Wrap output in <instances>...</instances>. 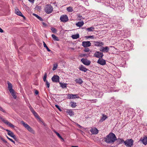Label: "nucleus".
Returning a JSON list of instances; mask_svg holds the SVG:
<instances>
[{
	"instance_id": "nucleus-1",
	"label": "nucleus",
	"mask_w": 147,
	"mask_h": 147,
	"mask_svg": "<svg viewBox=\"0 0 147 147\" xmlns=\"http://www.w3.org/2000/svg\"><path fill=\"white\" fill-rule=\"evenodd\" d=\"M104 139L105 142L107 143L113 144L116 140L117 138L114 134L111 133L106 136Z\"/></svg>"
},
{
	"instance_id": "nucleus-2",
	"label": "nucleus",
	"mask_w": 147,
	"mask_h": 147,
	"mask_svg": "<svg viewBox=\"0 0 147 147\" xmlns=\"http://www.w3.org/2000/svg\"><path fill=\"white\" fill-rule=\"evenodd\" d=\"M21 123L30 132L33 134H35V131L33 129L24 121H21Z\"/></svg>"
},
{
	"instance_id": "nucleus-3",
	"label": "nucleus",
	"mask_w": 147,
	"mask_h": 147,
	"mask_svg": "<svg viewBox=\"0 0 147 147\" xmlns=\"http://www.w3.org/2000/svg\"><path fill=\"white\" fill-rule=\"evenodd\" d=\"M134 140L132 139H128L124 141L125 145L127 147H131L133 145Z\"/></svg>"
},
{
	"instance_id": "nucleus-4",
	"label": "nucleus",
	"mask_w": 147,
	"mask_h": 147,
	"mask_svg": "<svg viewBox=\"0 0 147 147\" xmlns=\"http://www.w3.org/2000/svg\"><path fill=\"white\" fill-rule=\"evenodd\" d=\"M53 10V7L50 5H47L46 6L45 9V11L47 13H51Z\"/></svg>"
},
{
	"instance_id": "nucleus-5",
	"label": "nucleus",
	"mask_w": 147,
	"mask_h": 147,
	"mask_svg": "<svg viewBox=\"0 0 147 147\" xmlns=\"http://www.w3.org/2000/svg\"><path fill=\"white\" fill-rule=\"evenodd\" d=\"M60 20L62 22H66L68 20V17L66 15H63L61 16Z\"/></svg>"
},
{
	"instance_id": "nucleus-6",
	"label": "nucleus",
	"mask_w": 147,
	"mask_h": 147,
	"mask_svg": "<svg viewBox=\"0 0 147 147\" xmlns=\"http://www.w3.org/2000/svg\"><path fill=\"white\" fill-rule=\"evenodd\" d=\"M1 119L4 123L9 126L10 127L12 128H14L15 127V126L14 125L9 122L7 120L2 118H1Z\"/></svg>"
},
{
	"instance_id": "nucleus-7",
	"label": "nucleus",
	"mask_w": 147,
	"mask_h": 147,
	"mask_svg": "<svg viewBox=\"0 0 147 147\" xmlns=\"http://www.w3.org/2000/svg\"><path fill=\"white\" fill-rule=\"evenodd\" d=\"M1 119L4 123L9 126L10 127L12 128H14L15 127V126L14 125L9 122L7 120L2 118H1Z\"/></svg>"
},
{
	"instance_id": "nucleus-8",
	"label": "nucleus",
	"mask_w": 147,
	"mask_h": 147,
	"mask_svg": "<svg viewBox=\"0 0 147 147\" xmlns=\"http://www.w3.org/2000/svg\"><path fill=\"white\" fill-rule=\"evenodd\" d=\"M109 47L106 46L105 47H101L100 49V51L103 53H108L109 50Z\"/></svg>"
},
{
	"instance_id": "nucleus-9",
	"label": "nucleus",
	"mask_w": 147,
	"mask_h": 147,
	"mask_svg": "<svg viewBox=\"0 0 147 147\" xmlns=\"http://www.w3.org/2000/svg\"><path fill=\"white\" fill-rule=\"evenodd\" d=\"M94 56L98 58H102L103 56V54L102 53L99 51L96 52L94 54Z\"/></svg>"
},
{
	"instance_id": "nucleus-10",
	"label": "nucleus",
	"mask_w": 147,
	"mask_h": 147,
	"mask_svg": "<svg viewBox=\"0 0 147 147\" xmlns=\"http://www.w3.org/2000/svg\"><path fill=\"white\" fill-rule=\"evenodd\" d=\"M81 61L84 65L87 66L89 65L91 63V61L87 59L82 58Z\"/></svg>"
},
{
	"instance_id": "nucleus-11",
	"label": "nucleus",
	"mask_w": 147,
	"mask_h": 147,
	"mask_svg": "<svg viewBox=\"0 0 147 147\" xmlns=\"http://www.w3.org/2000/svg\"><path fill=\"white\" fill-rule=\"evenodd\" d=\"M6 130L7 132V134L9 136L13 138L15 140L16 139V137L12 132L7 129H6Z\"/></svg>"
},
{
	"instance_id": "nucleus-12",
	"label": "nucleus",
	"mask_w": 147,
	"mask_h": 147,
	"mask_svg": "<svg viewBox=\"0 0 147 147\" xmlns=\"http://www.w3.org/2000/svg\"><path fill=\"white\" fill-rule=\"evenodd\" d=\"M59 77L57 75H54L51 78V79L53 82H59Z\"/></svg>"
},
{
	"instance_id": "nucleus-13",
	"label": "nucleus",
	"mask_w": 147,
	"mask_h": 147,
	"mask_svg": "<svg viewBox=\"0 0 147 147\" xmlns=\"http://www.w3.org/2000/svg\"><path fill=\"white\" fill-rule=\"evenodd\" d=\"M67 98L69 99H74L79 98V96L77 94H68L67 95Z\"/></svg>"
},
{
	"instance_id": "nucleus-14",
	"label": "nucleus",
	"mask_w": 147,
	"mask_h": 147,
	"mask_svg": "<svg viewBox=\"0 0 147 147\" xmlns=\"http://www.w3.org/2000/svg\"><path fill=\"white\" fill-rule=\"evenodd\" d=\"M91 44L90 41H83L82 42V45L84 47H87L90 46Z\"/></svg>"
},
{
	"instance_id": "nucleus-15",
	"label": "nucleus",
	"mask_w": 147,
	"mask_h": 147,
	"mask_svg": "<svg viewBox=\"0 0 147 147\" xmlns=\"http://www.w3.org/2000/svg\"><path fill=\"white\" fill-rule=\"evenodd\" d=\"M97 63L102 65H105L106 63V61L103 59H99L97 61Z\"/></svg>"
},
{
	"instance_id": "nucleus-16",
	"label": "nucleus",
	"mask_w": 147,
	"mask_h": 147,
	"mask_svg": "<svg viewBox=\"0 0 147 147\" xmlns=\"http://www.w3.org/2000/svg\"><path fill=\"white\" fill-rule=\"evenodd\" d=\"M90 131L92 134H96L98 133V131L96 128H91L90 130Z\"/></svg>"
},
{
	"instance_id": "nucleus-17",
	"label": "nucleus",
	"mask_w": 147,
	"mask_h": 147,
	"mask_svg": "<svg viewBox=\"0 0 147 147\" xmlns=\"http://www.w3.org/2000/svg\"><path fill=\"white\" fill-rule=\"evenodd\" d=\"M15 11L17 15L23 17L24 19L25 18V17L22 14L21 12L18 9H15Z\"/></svg>"
},
{
	"instance_id": "nucleus-18",
	"label": "nucleus",
	"mask_w": 147,
	"mask_h": 147,
	"mask_svg": "<svg viewBox=\"0 0 147 147\" xmlns=\"http://www.w3.org/2000/svg\"><path fill=\"white\" fill-rule=\"evenodd\" d=\"M79 69L80 71H83L84 72H86L88 70V69L83 65H81L79 67Z\"/></svg>"
},
{
	"instance_id": "nucleus-19",
	"label": "nucleus",
	"mask_w": 147,
	"mask_h": 147,
	"mask_svg": "<svg viewBox=\"0 0 147 147\" xmlns=\"http://www.w3.org/2000/svg\"><path fill=\"white\" fill-rule=\"evenodd\" d=\"M8 88L9 91L10 92L14 90L12 89V84L9 83H8Z\"/></svg>"
},
{
	"instance_id": "nucleus-20",
	"label": "nucleus",
	"mask_w": 147,
	"mask_h": 147,
	"mask_svg": "<svg viewBox=\"0 0 147 147\" xmlns=\"http://www.w3.org/2000/svg\"><path fill=\"white\" fill-rule=\"evenodd\" d=\"M94 45L95 46H97L102 47L101 46L104 45V43L102 42H95Z\"/></svg>"
},
{
	"instance_id": "nucleus-21",
	"label": "nucleus",
	"mask_w": 147,
	"mask_h": 147,
	"mask_svg": "<svg viewBox=\"0 0 147 147\" xmlns=\"http://www.w3.org/2000/svg\"><path fill=\"white\" fill-rule=\"evenodd\" d=\"M84 24V23L83 21L78 22L76 23V25L78 27H81Z\"/></svg>"
},
{
	"instance_id": "nucleus-22",
	"label": "nucleus",
	"mask_w": 147,
	"mask_h": 147,
	"mask_svg": "<svg viewBox=\"0 0 147 147\" xmlns=\"http://www.w3.org/2000/svg\"><path fill=\"white\" fill-rule=\"evenodd\" d=\"M75 81L76 82L80 84H82V83L83 82L81 78L76 79L75 80Z\"/></svg>"
},
{
	"instance_id": "nucleus-23",
	"label": "nucleus",
	"mask_w": 147,
	"mask_h": 147,
	"mask_svg": "<svg viewBox=\"0 0 147 147\" xmlns=\"http://www.w3.org/2000/svg\"><path fill=\"white\" fill-rule=\"evenodd\" d=\"M107 118V117L104 115H103L102 117H101V118L99 120V122H102L103 121H104L105 120V119Z\"/></svg>"
},
{
	"instance_id": "nucleus-24",
	"label": "nucleus",
	"mask_w": 147,
	"mask_h": 147,
	"mask_svg": "<svg viewBox=\"0 0 147 147\" xmlns=\"http://www.w3.org/2000/svg\"><path fill=\"white\" fill-rule=\"evenodd\" d=\"M94 28L93 27H90L86 28V30L88 32H92L94 30Z\"/></svg>"
},
{
	"instance_id": "nucleus-25",
	"label": "nucleus",
	"mask_w": 147,
	"mask_h": 147,
	"mask_svg": "<svg viewBox=\"0 0 147 147\" xmlns=\"http://www.w3.org/2000/svg\"><path fill=\"white\" fill-rule=\"evenodd\" d=\"M10 92L13 98L15 99H16L17 98V96L15 93L14 90L11 91V92L10 91Z\"/></svg>"
},
{
	"instance_id": "nucleus-26",
	"label": "nucleus",
	"mask_w": 147,
	"mask_h": 147,
	"mask_svg": "<svg viewBox=\"0 0 147 147\" xmlns=\"http://www.w3.org/2000/svg\"><path fill=\"white\" fill-rule=\"evenodd\" d=\"M142 141L144 145H146L147 144V137H144L142 140Z\"/></svg>"
},
{
	"instance_id": "nucleus-27",
	"label": "nucleus",
	"mask_w": 147,
	"mask_h": 147,
	"mask_svg": "<svg viewBox=\"0 0 147 147\" xmlns=\"http://www.w3.org/2000/svg\"><path fill=\"white\" fill-rule=\"evenodd\" d=\"M67 112L68 113V114L70 116H72L74 115V113L72 110H68L67 111Z\"/></svg>"
},
{
	"instance_id": "nucleus-28",
	"label": "nucleus",
	"mask_w": 147,
	"mask_h": 147,
	"mask_svg": "<svg viewBox=\"0 0 147 147\" xmlns=\"http://www.w3.org/2000/svg\"><path fill=\"white\" fill-rule=\"evenodd\" d=\"M79 35L78 34H76L75 35H73L71 36V37L74 39H76L79 38Z\"/></svg>"
},
{
	"instance_id": "nucleus-29",
	"label": "nucleus",
	"mask_w": 147,
	"mask_h": 147,
	"mask_svg": "<svg viewBox=\"0 0 147 147\" xmlns=\"http://www.w3.org/2000/svg\"><path fill=\"white\" fill-rule=\"evenodd\" d=\"M116 140L117 141V143L118 144H121V143H122V142H124V140H123L122 139H120V138H119L117 139Z\"/></svg>"
},
{
	"instance_id": "nucleus-30",
	"label": "nucleus",
	"mask_w": 147,
	"mask_h": 147,
	"mask_svg": "<svg viewBox=\"0 0 147 147\" xmlns=\"http://www.w3.org/2000/svg\"><path fill=\"white\" fill-rule=\"evenodd\" d=\"M59 84L62 87V88H66L67 87V84L65 83H62L60 82Z\"/></svg>"
},
{
	"instance_id": "nucleus-31",
	"label": "nucleus",
	"mask_w": 147,
	"mask_h": 147,
	"mask_svg": "<svg viewBox=\"0 0 147 147\" xmlns=\"http://www.w3.org/2000/svg\"><path fill=\"white\" fill-rule=\"evenodd\" d=\"M53 131L57 135V136L59 138L62 140H63V138L61 136V135L58 133L55 130H53Z\"/></svg>"
},
{
	"instance_id": "nucleus-32",
	"label": "nucleus",
	"mask_w": 147,
	"mask_h": 147,
	"mask_svg": "<svg viewBox=\"0 0 147 147\" xmlns=\"http://www.w3.org/2000/svg\"><path fill=\"white\" fill-rule=\"evenodd\" d=\"M43 45L44 47L47 50V51H48L50 52L51 51V50L48 48V47L47 46L46 44L45 43V42L43 41Z\"/></svg>"
},
{
	"instance_id": "nucleus-33",
	"label": "nucleus",
	"mask_w": 147,
	"mask_h": 147,
	"mask_svg": "<svg viewBox=\"0 0 147 147\" xmlns=\"http://www.w3.org/2000/svg\"><path fill=\"white\" fill-rule=\"evenodd\" d=\"M67 10L69 12H72L73 11V8L71 7H68L67 9Z\"/></svg>"
},
{
	"instance_id": "nucleus-34",
	"label": "nucleus",
	"mask_w": 147,
	"mask_h": 147,
	"mask_svg": "<svg viewBox=\"0 0 147 147\" xmlns=\"http://www.w3.org/2000/svg\"><path fill=\"white\" fill-rule=\"evenodd\" d=\"M33 15L36 17L39 20H40V21H42L43 19L42 18H41L39 16H38V15L35 14L33 13Z\"/></svg>"
},
{
	"instance_id": "nucleus-35",
	"label": "nucleus",
	"mask_w": 147,
	"mask_h": 147,
	"mask_svg": "<svg viewBox=\"0 0 147 147\" xmlns=\"http://www.w3.org/2000/svg\"><path fill=\"white\" fill-rule=\"evenodd\" d=\"M52 36L53 38V39L55 40L58 41L59 39L55 35L53 34L52 35Z\"/></svg>"
},
{
	"instance_id": "nucleus-36",
	"label": "nucleus",
	"mask_w": 147,
	"mask_h": 147,
	"mask_svg": "<svg viewBox=\"0 0 147 147\" xmlns=\"http://www.w3.org/2000/svg\"><path fill=\"white\" fill-rule=\"evenodd\" d=\"M70 104L71 105V106L73 108H74L77 106L76 103L71 102Z\"/></svg>"
},
{
	"instance_id": "nucleus-37",
	"label": "nucleus",
	"mask_w": 147,
	"mask_h": 147,
	"mask_svg": "<svg viewBox=\"0 0 147 147\" xmlns=\"http://www.w3.org/2000/svg\"><path fill=\"white\" fill-rule=\"evenodd\" d=\"M51 30L53 33H56L57 32V30L54 27L51 28Z\"/></svg>"
},
{
	"instance_id": "nucleus-38",
	"label": "nucleus",
	"mask_w": 147,
	"mask_h": 147,
	"mask_svg": "<svg viewBox=\"0 0 147 147\" xmlns=\"http://www.w3.org/2000/svg\"><path fill=\"white\" fill-rule=\"evenodd\" d=\"M34 116L37 118H39V117L37 113L34 111L32 113Z\"/></svg>"
},
{
	"instance_id": "nucleus-39",
	"label": "nucleus",
	"mask_w": 147,
	"mask_h": 147,
	"mask_svg": "<svg viewBox=\"0 0 147 147\" xmlns=\"http://www.w3.org/2000/svg\"><path fill=\"white\" fill-rule=\"evenodd\" d=\"M57 67V64H54L53 65V70L54 71L56 69Z\"/></svg>"
},
{
	"instance_id": "nucleus-40",
	"label": "nucleus",
	"mask_w": 147,
	"mask_h": 147,
	"mask_svg": "<svg viewBox=\"0 0 147 147\" xmlns=\"http://www.w3.org/2000/svg\"><path fill=\"white\" fill-rule=\"evenodd\" d=\"M47 77V73H45L44 74V76L43 77V81L45 82H46L47 81L46 80Z\"/></svg>"
},
{
	"instance_id": "nucleus-41",
	"label": "nucleus",
	"mask_w": 147,
	"mask_h": 147,
	"mask_svg": "<svg viewBox=\"0 0 147 147\" xmlns=\"http://www.w3.org/2000/svg\"><path fill=\"white\" fill-rule=\"evenodd\" d=\"M7 138L9 140H10L12 142H13V143L14 144H15V142L12 139H11L10 138H9L7 136Z\"/></svg>"
},
{
	"instance_id": "nucleus-42",
	"label": "nucleus",
	"mask_w": 147,
	"mask_h": 147,
	"mask_svg": "<svg viewBox=\"0 0 147 147\" xmlns=\"http://www.w3.org/2000/svg\"><path fill=\"white\" fill-rule=\"evenodd\" d=\"M46 82L47 87L48 88H49L50 86V84L47 81Z\"/></svg>"
},
{
	"instance_id": "nucleus-43",
	"label": "nucleus",
	"mask_w": 147,
	"mask_h": 147,
	"mask_svg": "<svg viewBox=\"0 0 147 147\" xmlns=\"http://www.w3.org/2000/svg\"><path fill=\"white\" fill-rule=\"evenodd\" d=\"M84 51L85 52H88L89 51V49L88 48H86L84 49Z\"/></svg>"
},
{
	"instance_id": "nucleus-44",
	"label": "nucleus",
	"mask_w": 147,
	"mask_h": 147,
	"mask_svg": "<svg viewBox=\"0 0 147 147\" xmlns=\"http://www.w3.org/2000/svg\"><path fill=\"white\" fill-rule=\"evenodd\" d=\"M0 110L4 113L6 112L1 107H0Z\"/></svg>"
},
{
	"instance_id": "nucleus-45",
	"label": "nucleus",
	"mask_w": 147,
	"mask_h": 147,
	"mask_svg": "<svg viewBox=\"0 0 147 147\" xmlns=\"http://www.w3.org/2000/svg\"><path fill=\"white\" fill-rule=\"evenodd\" d=\"M0 110L4 113L6 112L1 107H0Z\"/></svg>"
},
{
	"instance_id": "nucleus-46",
	"label": "nucleus",
	"mask_w": 147,
	"mask_h": 147,
	"mask_svg": "<svg viewBox=\"0 0 147 147\" xmlns=\"http://www.w3.org/2000/svg\"><path fill=\"white\" fill-rule=\"evenodd\" d=\"M1 139L5 143L7 142V141L2 138H1Z\"/></svg>"
},
{
	"instance_id": "nucleus-47",
	"label": "nucleus",
	"mask_w": 147,
	"mask_h": 147,
	"mask_svg": "<svg viewBox=\"0 0 147 147\" xmlns=\"http://www.w3.org/2000/svg\"><path fill=\"white\" fill-rule=\"evenodd\" d=\"M88 38H94L93 36H89L88 37Z\"/></svg>"
},
{
	"instance_id": "nucleus-48",
	"label": "nucleus",
	"mask_w": 147,
	"mask_h": 147,
	"mask_svg": "<svg viewBox=\"0 0 147 147\" xmlns=\"http://www.w3.org/2000/svg\"><path fill=\"white\" fill-rule=\"evenodd\" d=\"M30 110L32 113H33V112H34L35 111L34 110V109L33 108L31 109Z\"/></svg>"
},
{
	"instance_id": "nucleus-49",
	"label": "nucleus",
	"mask_w": 147,
	"mask_h": 147,
	"mask_svg": "<svg viewBox=\"0 0 147 147\" xmlns=\"http://www.w3.org/2000/svg\"><path fill=\"white\" fill-rule=\"evenodd\" d=\"M28 1L31 3H33L34 0H28Z\"/></svg>"
},
{
	"instance_id": "nucleus-50",
	"label": "nucleus",
	"mask_w": 147,
	"mask_h": 147,
	"mask_svg": "<svg viewBox=\"0 0 147 147\" xmlns=\"http://www.w3.org/2000/svg\"><path fill=\"white\" fill-rule=\"evenodd\" d=\"M38 91L37 90H36L35 91V94H36L37 95V94H38Z\"/></svg>"
},
{
	"instance_id": "nucleus-51",
	"label": "nucleus",
	"mask_w": 147,
	"mask_h": 147,
	"mask_svg": "<svg viewBox=\"0 0 147 147\" xmlns=\"http://www.w3.org/2000/svg\"><path fill=\"white\" fill-rule=\"evenodd\" d=\"M3 32V30L1 28H0V32L2 33Z\"/></svg>"
},
{
	"instance_id": "nucleus-52",
	"label": "nucleus",
	"mask_w": 147,
	"mask_h": 147,
	"mask_svg": "<svg viewBox=\"0 0 147 147\" xmlns=\"http://www.w3.org/2000/svg\"><path fill=\"white\" fill-rule=\"evenodd\" d=\"M55 107L57 109L58 108H59V106L57 105H55Z\"/></svg>"
},
{
	"instance_id": "nucleus-53",
	"label": "nucleus",
	"mask_w": 147,
	"mask_h": 147,
	"mask_svg": "<svg viewBox=\"0 0 147 147\" xmlns=\"http://www.w3.org/2000/svg\"><path fill=\"white\" fill-rule=\"evenodd\" d=\"M86 54H84L83 55V56H84V57H85V56H86Z\"/></svg>"
},
{
	"instance_id": "nucleus-54",
	"label": "nucleus",
	"mask_w": 147,
	"mask_h": 147,
	"mask_svg": "<svg viewBox=\"0 0 147 147\" xmlns=\"http://www.w3.org/2000/svg\"><path fill=\"white\" fill-rule=\"evenodd\" d=\"M58 109H59V110L60 111H61V109L60 108V107H59V108H58Z\"/></svg>"
},
{
	"instance_id": "nucleus-55",
	"label": "nucleus",
	"mask_w": 147,
	"mask_h": 147,
	"mask_svg": "<svg viewBox=\"0 0 147 147\" xmlns=\"http://www.w3.org/2000/svg\"><path fill=\"white\" fill-rule=\"evenodd\" d=\"M71 147H78L77 146H72Z\"/></svg>"
},
{
	"instance_id": "nucleus-56",
	"label": "nucleus",
	"mask_w": 147,
	"mask_h": 147,
	"mask_svg": "<svg viewBox=\"0 0 147 147\" xmlns=\"http://www.w3.org/2000/svg\"><path fill=\"white\" fill-rule=\"evenodd\" d=\"M42 123L43 124V125L45 126V124L44 123H43V122H42Z\"/></svg>"
},
{
	"instance_id": "nucleus-57",
	"label": "nucleus",
	"mask_w": 147,
	"mask_h": 147,
	"mask_svg": "<svg viewBox=\"0 0 147 147\" xmlns=\"http://www.w3.org/2000/svg\"><path fill=\"white\" fill-rule=\"evenodd\" d=\"M29 108H30V109H32V107H31V106H30V107H29Z\"/></svg>"
},
{
	"instance_id": "nucleus-58",
	"label": "nucleus",
	"mask_w": 147,
	"mask_h": 147,
	"mask_svg": "<svg viewBox=\"0 0 147 147\" xmlns=\"http://www.w3.org/2000/svg\"><path fill=\"white\" fill-rule=\"evenodd\" d=\"M42 24H43V25H45V23H44V22H43L42 23Z\"/></svg>"
},
{
	"instance_id": "nucleus-59",
	"label": "nucleus",
	"mask_w": 147,
	"mask_h": 147,
	"mask_svg": "<svg viewBox=\"0 0 147 147\" xmlns=\"http://www.w3.org/2000/svg\"><path fill=\"white\" fill-rule=\"evenodd\" d=\"M79 127H80L81 126L80 125H78Z\"/></svg>"
},
{
	"instance_id": "nucleus-60",
	"label": "nucleus",
	"mask_w": 147,
	"mask_h": 147,
	"mask_svg": "<svg viewBox=\"0 0 147 147\" xmlns=\"http://www.w3.org/2000/svg\"><path fill=\"white\" fill-rule=\"evenodd\" d=\"M115 147V146H111V147Z\"/></svg>"
}]
</instances>
